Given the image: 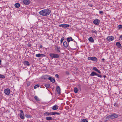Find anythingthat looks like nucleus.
I'll return each mask as SVG.
<instances>
[{"label":"nucleus","mask_w":122,"mask_h":122,"mask_svg":"<svg viewBox=\"0 0 122 122\" xmlns=\"http://www.w3.org/2000/svg\"><path fill=\"white\" fill-rule=\"evenodd\" d=\"M60 27H62L64 28H67L69 26V25L66 24H62L60 25H59Z\"/></svg>","instance_id":"6e6552de"},{"label":"nucleus","mask_w":122,"mask_h":122,"mask_svg":"<svg viewBox=\"0 0 122 122\" xmlns=\"http://www.w3.org/2000/svg\"><path fill=\"white\" fill-rule=\"evenodd\" d=\"M120 38L121 40H122V35H121L120 37Z\"/></svg>","instance_id":"c03bdc74"},{"label":"nucleus","mask_w":122,"mask_h":122,"mask_svg":"<svg viewBox=\"0 0 122 122\" xmlns=\"http://www.w3.org/2000/svg\"><path fill=\"white\" fill-rule=\"evenodd\" d=\"M93 70H94V71H97V70H98L97 69V68L96 67H94L93 68Z\"/></svg>","instance_id":"e433bc0d"},{"label":"nucleus","mask_w":122,"mask_h":122,"mask_svg":"<svg viewBox=\"0 0 122 122\" xmlns=\"http://www.w3.org/2000/svg\"><path fill=\"white\" fill-rule=\"evenodd\" d=\"M114 106H115L116 107H117L118 106V105L116 103H115L114 104Z\"/></svg>","instance_id":"a19ab883"},{"label":"nucleus","mask_w":122,"mask_h":122,"mask_svg":"<svg viewBox=\"0 0 122 122\" xmlns=\"http://www.w3.org/2000/svg\"><path fill=\"white\" fill-rule=\"evenodd\" d=\"M51 10L48 9H44L40 11L39 12L40 14L42 16H46L51 13Z\"/></svg>","instance_id":"f257e3e1"},{"label":"nucleus","mask_w":122,"mask_h":122,"mask_svg":"<svg viewBox=\"0 0 122 122\" xmlns=\"http://www.w3.org/2000/svg\"><path fill=\"white\" fill-rule=\"evenodd\" d=\"M103 77H104L105 78V77H106V76L105 75H104L103 76Z\"/></svg>","instance_id":"3c124183"},{"label":"nucleus","mask_w":122,"mask_h":122,"mask_svg":"<svg viewBox=\"0 0 122 122\" xmlns=\"http://www.w3.org/2000/svg\"><path fill=\"white\" fill-rule=\"evenodd\" d=\"M5 78V76L1 74H0V78L4 79Z\"/></svg>","instance_id":"cd10ccee"},{"label":"nucleus","mask_w":122,"mask_h":122,"mask_svg":"<svg viewBox=\"0 0 122 122\" xmlns=\"http://www.w3.org/2000/svg\"><path fill=\"white\" fill-rule=\"evenodd\" d=\"M49 77V76L48 75H46L44 76H43V78L44 79H48V77Z\"/></svg>","instance_id":"bb28decb"},{"label":"nucleus","mask_w":122,"mask_h":122,"mask_svg":"<svg viewBox=\"0 0 122 122\" xmlns=\"http://www.w3.org/2000/svg\"><path fill=\"white\" fill-rule=\"evenodd\" d=\"M50 56L52 58H58L59 56L58 54L54 53H51L50 54Z\"/></svg>","instance_id":"7ed1b4c3"},{"label":"nucleus","mask_w":122,"mask_h":122,"mask_svg":"<svg viewBox=\"0 0 122 122\" xmlns=\"http://www.w3.org/2000/svg\"><path fill=\"white\" fill-rule=\"evenodd\" d=\"M106 118H112V116L111 115H109L108 116H107L106 117Z\"/></svg>","instance_id":"473e14b6"},{"label":"nucleus","mask_w":122,"mask_h":122,"mask_svg":"<svg viewBox=\"0 0 122 122\" xmlns=\"http://www.w3.org/2000/svg\"><path fill=\"white\" fill-rule=\"evenodd\" d=\"M63 45L65 48H67L68 47V45L66 41H65L63 42Z\"/></svg>","instance_id":"a211bd4d"},{"label":"nucleus","mask_w":122,"mask_h":122,"mask_svg":"<svg viewBox=\"0 0 122 122\" xmlns=\"http://www.w3.org/2000/svg\"><path fill=\"white\" fill-rule=\"evenodd\" d=\"M96 71L99 73L101 74V72L99 70H98Z\"/></svg>","instance_id":"58836bf2"},{"label":"nucleus","mask_w":122,"mask_h":122,"mask_svg":"<svg viewBox=\"0 0 122 122\" xmlns=\"http://www.w3.org/2000/svg\"><path fill=\"white\" fill-rule=\"evenodd\" d=\"M20 112L21 113L20 114H23V111L21 110H20Z\"/></svg>","instance_id":"ea45409f"},{"label":"nucleus","mask_w":122,"mask_h":122,"mask_svg":"<svg viewBox=\"0 0 122 122\" xmlns=\"http://www.w3.org/2000/svg\"><path fill=\"white\" fill-rule=\"evenodd\" d=\"M30 85V83L29 82H28L27 84V85L28 86H29Z\"/></svg>","instance_id":"37998d69"},{"label":"nucleus","mask_w":122,"mask_h":122,"mask_svg":"<svg viewBox=\"0 0 122 122\" xmlns=\"http://www.w3.org/2000/svg\"><path fill=\"white\" fill-rule=\"evenodd\" d=\"M67 40L68 43H69L71 41H74L75 42L76 41L73 39H72L71 37H69L67 38Z\"/></svg>","instance_id":"9b49d317"},{"label":"nucleus","mask_w":122,"mask_h":122,"mask_svg":"<svg viewBox=\"0 0 122 122\" xmlns=\"http://www.w3.org/2000/svg\"><path fill=\"white\" fill-rule=\"evenodd\" d=\"M100 22V20L98 19L95 20L93 21V23L96 25H98Z\"/></svg>","instance_id":"0eeeda50"},{"label":"nucleus","mask_w":122,"mask_h":122,"mask_svg":"<svg viewBox=\"0 0 122 122\" xmlns=\"http://www.w3.org/2000/svg\"><path fill=\"white\" fill-rule=\"evenodd\" d=\"M58 106L57 105H56L53 107L52 109L54 110L57 109H58Z\"/></svg>","instance_id":"2eb2a0df"},{"label":"nucleus","mask_w":122,"mask_h":122,"mask_svg":"<svg viewBox=\"0 0 122 122\" xmlns=\"http://www.w3.org/2000/svg\"><path fill=\"white\" fill-rule=\"evenodd\" d=\"M81 122H88V121L86 119H84L82 120Z\"/></svg>","instance_id":"72a5a7b5"},{"label":"nucleus","mask_w":122,"mask_h":122,"mask_svg":"<svg viewBox=\"0 0 122 122\" xmlns=\"http://www.w3.org/2000/svg\"><path fill=\"white\" fill-rule=\"evenodd\" d=\"M4 92L5 95H8L10 93V89L7 88L5 89Z\"/></svg>","instance_id":"423d86ee"},{"label":"nucleus","mask_w":122,"mask_h":122,"mask_svg":"<svg viewBox=\"0 0 122 122\" xmlns=\"http://www.w3.org/2000/svg\"><path fill=\"white\" fill-rule=\"evenodd\" d=\"M60 113L58 112H46L44 113L45 115L47 116H49L50 115H53L56 114L57 115H59Z\"/></svg>","instance_id":"f03ea898"},{"label":"nucleus","mask_w":122,"mask_h":122,"mask_svg":"<svg viewBox=\"0 0 122 122\" xmlns=\"http://www.w3.org/2000/svg\"><path fill=\"white\" fill-rule=\"evenodd\" d=\"M1 59H0V65L1 64Z\"/></svg>","instance_id":"8fccbe9b"},{"label":"nucleus","mask_w":122,"mask_h":122,"mask_svg":"<svg viewBox=\"0 0 122 122\" xmlns=\"http://www.w3.org/2000/svg\"><path fill=\"white\" fill-rule=\"evenodd\" d=\"M91 31L92 33H94L96 34L97 33V31L95 30H91Z\"/></svg>","instance_id":"a878e982"},{"label":"nucleus","mask_w":122,"mask_h":122,"mask_svg":"<svg viewBox=\"0 0 122 122\" xmlns=\"http://www.w3.org/2000/svg\"><path fill=\"white\" fill-rule=\"evenodd\" d=\"M117 27L119 29H121V28H122V25H118L117 26Z\"/></svg>","instance_id":"c9c22d12"},{"label":"nucleus","mask_w":122,"mask_h":122,"mask_svg":"<svg viewBox=\"0 0 122 122\" xmlns=\"http://www.w3.org/2000/svg\"><path fill=\"white\" fill-rule=\"evenodd\" d=\"M34 98L37 101H39V99L36 96H35L34 97Z\"/></svg>","instance_id":"c756f323"},{"label":"nucleus","mask_w":122,"mask_h":122,"mask_svg":"<svg viewBox=\"0 0 122 122\" xmlns=\"http://www.w3.org/2000/svg\"><path fill=\"white\" fill-rule=\"evenodd\" d=\"M20 118L22 119H24V115L23 114H20Z\"/></svg>","instance_id":"4be33fe9"},{"label":"nucleus","mask_w":122,"mask_h":122,"mask_svg":"<svg viewBox=\"0 0 122 122\" xmlns=\"http://www.w3.org/2000/svg\"><path fill=\"white\" fill-rule=\"evenodd\" d=\"M66 73L67 74V75H69V72H68V71H66Z\"/></svg>","instance_id":"a18cd8bd"},{"label":"nucleus","mask_w":122,"mask_h":122,"mask_svg":"<svg viewBox=\"0 0 122 122\" xmlns=\"http://www.w3.org/2000/svg\"><path fill=\"white\" fill-rule=\"evenodd\" d=\"M114 39L113 37L112 36H108L106 39V40L107 41H111L113 40Z\"/></svg>","instance_id":"9d476101"},{"label":"nucleus","mask_w":122,"mask_h":122,"mask_svg":"<svg viewBox=\"0 0 122 122\" xmlns=\"http://www.w3.org/2000/svg\"><path fill=\"white\" fill-rule=\"evenodd\" d=\"M46 119L48 121L49 120H52L53 118L51 117H46Z\"/></svg>","instance_id":"aec40b11"},{"label":"nucleus","mask_w":122,"mask_h":122,"mask_svg":"<svg viewBox=\"0 0 122 122\" xmlns=\"http://www.w3.org/2000/svg\"><path fill=\"white\" fill-rule=\"evenodd\" d=\"M103 13V11H99V13L100 14H101Z\"/></svg>","instance_id":"79ce46f5"},{"label":"nucleus","mask_w":122,"mask_h":122,"mask_svg":"<svg viewBox=\"0 0 122 122\" xmlns=\"http://www.w3.org/2000/svg\"><path fill=\"white\" fill-rule=\"evenodd\" d=\"M93 5L92 4H91L89 5V6L91 7H92Z\"/></svg>","instance_id":"09e8293b"},{"label":"nucleus","mask_w":122,"mask_h":122,"mask_svg":"<svg viewBox=\"0 0 122 122\" xmlns=\"http://www.w3.org/2000/svg\"><path fill=\"white\" fill-rule=\"evenodd\" d=\"M24 64L25 65L29 66L30 65L29 62L27 61H24Z\"/></svg>","instance_id":"412c9836"},{"label":"nucleus","mask_w":122,"mask_h":122,"mask_svg":"<svg viewBox=\"0 0 122 122\" xmlns=\"http://www.w3.org/2000/svg\"><path fill=\"white\" fill-rule=\"evenodd\" d=\"M45 86L46 88H48L50 86V85L49 84H46L45 85Z\"/></svg>","instance_id":"f704fd0d"},{"label":"nucleus","mask_w":122,"mask_h":122,"mask_svg":"<svg viewBox=\"0 0 122 122\" xmlns=\"http://www.w3.org/2000/svg\"><path fill=\"white\" fill-rule=\"evenodd\" d=\"M40 85H39L37 84L34 87V89H36L37 88L39 87Z\"/></svg>","instance_id":"7c9ffc66"},{"label":"nucleus","mask_w":122,"mask_h":122,"mask_svg":"<svg viewBox=\"0 0 122 122\" xmlns=\"http://www.w3.org/2000/svg\"><path fill=\"white\" fill-rule=\"evenodd\" d=\"M116 46L120 48H122V46L121 44L119 42H117L116 43Z\"/></svg>","instance_id":"4468645a"},{"label":"nucleus","mask_w":122,"mask_h":122,"mask_svg":"<svg viewBox=\"0 0 122 122\" xmlns=\"http://www.w3.org/2000/svg\"><path fill=\"white\" fill-rule=\"evenodd\" d=\"M95 75L97 76L98 77L100 78H101L102 77V76L101 75H99L97 73H96L94 72H92L90 75V76H94Z\"/></svg>","instance_id":"20e7f679"},{"label":"nucleus","mask_w":122,"mask_h":122,"mask_svg":"<svg viewBox=\"0 0 122 122\" xmlns=\"http://www.w3.org/2000/svg\"><path fill=\"white\" fill-rule=\"evenodd\" d=\"M102 61H104V58H103L102 60Z\"/></svg>","instance_id":"de8ad7c7"},{"label":"nucleus","mask_w":122,"mask_h":122,"mask_svg":"<svg viewBox=\"0 0 122 122\" xmlns=\"http://www.w3.org/2000/svg\"><path fill=\"white\" fill-rule=\"evenodd\" d=\"M25 116L27 118H31V116L30 115H28L27 114H26L25 115Z\"/></svg>","instance_id":"c85d7f7f"},{"label":"nucleus","mask_w":122,"mask_h":122,"mask_svg":"<svg viewBox=\"0 0 122 122\" xmlns=\"http://www.w3.org/2000/svg\"><path fill=\"white\" fill-rule=\"evenodd\" d=\"M64 39V37H62L61 39V44H62L63 41Z\"/></svg>","instance_id":"2f4dec72"},{"label":"nucleus","mask_w":122,"mask_h":122,"mask_svg":"<svg viewBox=\"0 0 122 122\" xmlns=\"http://www.w3.org/2000/svg\"><path fill=\"white\" fill-rule=\"evenodd\" d=\"M55 76L57 78H59V76L58 74H56Z\"/></svg>","instance_id":"4c0bfd02"},{"label":"nucleus","mask_w":122,"mask_h":122,"mask_svg":"<svg viewBox=\"0 0 122 122\" xmlns=\"http://www.w3.org/2000/svg\"><path fill=\"white\" fill-rule=\"evenodd\" d=\"M48 79L51 82L54 83L55 82V80L53 78L51 77H49Z\"/></svg>","instance_id":"ddd939ff"},{"label":"nucleus","mask_w":122,"mask_h":122,"mask_svg":"<svg viewBox=\"0 0 122 122\" xmlns=\"http://www.w3.org/2000/svg\"><path fill=\"white\" fill-rule=\"evenodd\" d=\"M40 47L41 48H42V45H41V46H40Z\"/></svg>","instance_id":"49530a36"},{"label":"nucleus","mask_w":122,"mask_h":122,"mask_svg":"<svg viewBox=\"0 0 122 122\" xmlns=\"http://www.w3.org/2000/svg\"><path fill=\"white\" fill-rule=\"evenodd\" d=\"M88 59L89 60H91L93 61H97V58L95 57H89L88 58Z\"/></svg>","instance_id":"39448f33"},{"label":"nucleus","mask_w":122,"mask_h":122,"mask_svg":"<svg viewBox=\"0 0 122 122\" xmlns=\"http://www.w3.org/2000/svg\"><path fill=\"white\" fill-rule=\"evenodd\" d=\"M56 90L58 92V93L60 94V89L59 86H57L56 88Z\"/></svg>","instance_id":"dca6fc26"},{"label":"nucleus","mask_w":122,"mask_h":122,"mask_svg":"<svg viewBox=\"0 0 122 122\" xmlns=\"http://www.w3.org/2000/svg\"><path fill=\"white\" fill-rule=\"evenodd\" d=\"M60 47L58 46H56L55 48V50L57 53H58L60 52Z\"/></svg>","instance_id":"f3484780"},{"label":"nucleus","mask_w":122,"mask_h":122,"mask_svg":"<svg viewBox=\"0 0 122 122\" xmlns=\"http://www.w3.org/2000/svg\"><path fill=\"white\" fill-rule=\"evenodd\" d=\"M112 118L114 119L117 118L118 117V115L116 113H113L111 114Z\"/></svg>","instance_id":"1a4fd4ad"},{"label":"nucleus","mask_w":122,"mask_h":122,"mask_svg":"<svg viewBox=\"0 0 122 122\" xmlns=\"http://www.w3.org/2000/svg\"><path fill=\"white\" fill-rule=\"evenodd\" d=\"M44 55V54H40L39 53V54H36V57H41L42 56H43Z\"/></svg>","instance_id":"b1692460"},{"label":"nucleus","mask_w":122,"mask_h":122,"mask_svg":"<svg viewBox=\"0 0 122 122\" xmlns=\"http://www.w3.org/2000/svg\"><path fill=\"white\" fill-rule=\"evenodd\" d=\"M23 3L26 5H28L30 3L29 0H24L23 1Z\"/></svg>","instance_id":"f8f14e48"},{"label":"nucleus","mask_w":122,"mask_h":122,"mask_svg":"<svg viewBox=\"0 0 122 122\" xmlns=\"http://www.w3.org/2000/svg\"><path fill=\"white\" fill-rule=\"evenodd\" d=\"M20 4L18 3H16L15 5V6L16 8H18L20 7Z\"/></svg>","instance_id":"5701e85b"},{"label":"nucleus","mask_w":122,"mask_h":122,"mask_svg":"<svg viewBox=\"0 0 122 122\" xmlns=\"http://www.w3.org/2000/svg\"><path fill=\"white\" fill-rule=\"evenodd\" d=\"M88 40L90 42L92 43H93L94 42V40L92 37H90L89 38Z\"/></svg>","instance_id":"6ab92c4d"},{"label":"nucleus","mask_w":122,"mask_h":122,"mask_svg":"<svg viewBox=\"0 0 122 122\" xmlns=\"http://www.w3.org/2000/svg\"><path fill=\"white\" fill-rule=\"evenodd\" d=\"M74 92L75 93H77L78 91V89L76 87H74Z\"/></svg>","instance_id":"393cba45"}]
</instances>
